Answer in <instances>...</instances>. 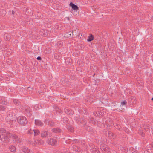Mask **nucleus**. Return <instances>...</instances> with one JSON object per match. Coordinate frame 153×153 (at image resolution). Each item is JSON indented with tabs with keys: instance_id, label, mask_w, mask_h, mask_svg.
Wrapping results in <instances>:
<instances>
[{
	"instance_id": "obj_3",
	"label": "nucleus",
	"mask_w": 153,
	"mask_h": 153,
	"mask_svg": "<svg viewBox=\"0 0 153 153\" xmlns=\"http://www.w3.org/2000/svg\"><path fill=\"white\" fill-rule=\"evenodd\" d=\"M17 121L19 124L22 126L26 125L27 122L26 118L23 116L18 117L17 118Z\"/></svg>"
},
{
	"instance_id": "obj_6",
	"label": "nucleus",
	"mask_w": 153,
	"mask_h": 153,
	"mask_svg": "<svg viewBox=\"0 0 153 153\" xmlns=\"http://www.w3.org/2000/svg\"><path fill=\"white\" fill-rule=\"evenodd\" d=\"M100 149L101 150L107 153H111V152L107 146L105 144H101L100 146Z\"/></svg>"
},
{
	"instance_id": "obj_17",
	"label": "nucleus",
	"mask_w": 153,
	"mask_h": 153,
	"mask_svg": "<svg viewBox=\"0 0 153 153\" xmlns=\"http://www.w3.org/2000/svg\"><path fill=\"white\" fill-rule=\"evenodd\" d=\"M63 123L65 124H67L68 122V118L66 117L63 118V120H62Z\"/></svg>"
},
{
	"instance_id": "obj_18",
	"label": "nucleus",
	"mask_w": 153,
	"mask_h": 153,
	"mask_svg": "<svg viewBox=\"0 0 153 153\" xmlns=\"http://www.w3.org/2000/svg\"><path fill=\"white\" fill-rule=\"evenodd\" d=\"M61 131V130L59 128H54L52 129V131L54 133H59Z\"/></svg>"
},
{
	"instance_id": "obj_38",
	"label": "nucleus",
	"mask_w": 153,
	"mask_h": 153,
	"mask_svg": "<svg viewBox=\"0 0 153 153\" xmlns=\"http://www.w3.org/2000/svg\"><path fill=\"white\" fill-rule=\"evenodd\" d=\"M41 141H42V144H43L44 143V142L42 140H41Z\"/></svg>"
},
{
	"instance_id": "obj_40",
	"label": "nucleus",
	"mask_w": 153,
	"mask_h": 153,
	"mask_svg": "<svg viewBox=\"0 0 153 153\" xmlns=\"http://www.w3.org/2000/svg\"><path fill=\"white\" fill-rule=\"evenodd\" d=\"M74 147H76V146H73V148H74Z\"/></svg>"
},
{
	"instance_id": "obj_12",
	"label": "nucleus",
	"mask_w": 153,
	"mask_h": 153,
	"mask_svg": "<svg viewBox=\"0 0 153 153\" xmlns=\"http://www.w3.org/2000/svg\"><path fill=\"white\" fill-rule=\"evenodd\" d=\"M33 88L30 87H28L25 89L24 90L25 93H27V94H30V91H32Z\"/></svg>"
},
{
	"instance_id": "obj_32",
	"label": "nucleus",
	"mask_w": 153,
	"mask_h": 153,
	"mask_svg": "<svg viewBox=\"0 0 153 153\" xmlns=\"http://www.w3.org/2000/svg\"><path fill=\"white\" fill-rule=\"evenodd\" d=\"M57 43L58 45H59V47L61 46L63 44V43L61 42H58Z\"/></svg>"
},
{
	"instance_id": "obj_15",
	"label": "nucleus",
	"mask_w": 153,
	"mask_h": 153,
	"mask_svg": "<svg viewBox=\"0 0 153 153\" xmlns=\"http://www.w3.org/2000/svg\"><path fill=\"white\" fill-rule=\"evenodd\" d=\"M28 108H29L28 107H26L25 108V110L26 111V114L30 116L31 115V113L30 112Z\"/></svg>"
},
{
	"instance_id": "obj_29",
	"label": "nucleus",
	"mask_w": 153,
	"mask_h": 153,
	"mask_svg": "<svg viewBox=\"0 0 153 153\" xmlns=\"http://www.w3.org/2000/svg\"><path fill=\"white\" fill-rule=\"evenodd\" d=\"M34 131L33 130H32L31 129H30L27 132V134H33V133Z\"/></svg>"
},
{
	"instance_id": "obj_35",
	"label": "nucleus",
	"mask_w": 153,
	"mask_h": 153,
	"mask_svg": "<svg viewBox=\"0 0 153 153\" xmlns=\"http://www.w3.org/2000/svg\"><path fill=\"white\" fill-rule=\"evenodd\" d=\"M39 106L38 105H36L34 106V108L36 110H38L39 109V108L38 107Z\"/></svg>"
},
{
	"instance_id": "obj_33",
	"label": "nucleus",
	"mask_w": 153,
	"mask_h": 153,
	"mask_svg": "<svg viewBox=\"0 0 153 153\" xmlns=\"http://www.w3.org/2000/svg\"><path fill=\"white\" fill-rule=\"evenodd\" d=\"M127 103V102L125 100L123 102H121V104L122 105H126Z\"/></svg>"
},
{
	"instance_id": "obj_19",
	"label": "nucleus",
	"mask_w": 153,
	"mask_h": 153,
	"mask_svg": "<svg viewBox=\"0 0 153 153\" xmlns=\"http://www.w3.org/2000/svg\"><path fill=\"white\" fill-rule=\"evenodd\" d=\"M114 126L117 129L120 131H121V128L120 127V126L117 124V123H114L113 124Z\"/></svg>"
},
{
	"instance_id": "obj_34",
	"label": "nucleus",
	"mask_w": 153,
	"mask_h": 153,
	"mask_svg": "<svg viewBox=\"0 0 153 153\" xmlns=\"http://www.w3.org/2000/svg\"><path fill=\"white\" fill-rule=\"evenodd\" d=\"M49 123L50 125L52 126H53L54 124V123L52 121H50V122H49Z\"/></svg>"
},
{
	"instance_id": "obj_39",
	"label": "nucleus",
	"mask_w": 153,
	"mask_h": 153,
	"mask_svg": "<svg viewBox=\"0 0 153 153\" xmlns=\"http://www.w3.org/2000/svg\"><path fill=\"white\" fill-rule=\"evenodd\" d=\"M151 100L153 101V97L151 99Z\"/></svg>"
},
{
	"instance_id": "obj_10",
	"label": "nucleus",
	"mask_w": 153,
	"mask_h": 153,
	"mask_svg": "<svg viewBox=\"0 0 153 153\" xmlns=\"http://www.w3.org/2000/svg\"><path fill=\"white\" fill-rule=\"evenodd\" d=\"M64 111L66 114L71 116L74 114V112L68 109V108H65L64 109Z\"/></svg>"
},
{
	"instance_id": "obj_7",
	"label": "nucleus",
	"mask_w": 153,
	"mask_h": 153,
	"mask_svg": "<svg viewBox=\"0 0 153 153\" xmlns=\"http://www.w3.org/2000/svg\"><path fill=\"white\" fill-rule=\"evenodd\" d=\"M48 143L52 146L56 145L57 144V141L55 138H52L50 139H48L47 140Z\"/></svg>"
},
{
	"instance_id": "obj_21",
	"label": "nucleus",
	"mask_w": 153,
	"mask_h": 153,
	"mask_svg": "<svg viewBox=\"0 0 153 153\" xmlns=\"http://www.w3.org/2000/svg\"><path fill=\"white\" fill-rule=\"evenodd\" d=\"M92 152L93 153H100V151L98 149L96 148H93Z\"/></svg>"
},
{
	"instance_id": "obj_27",
	"label": "nucleus",
	"mask_w": 153,
	"mask_h": 153,
	"mask_svg": "<svg viewBox=\"0 0 153 153\" xmlns=\"http://www.w3.org/2000/svg\"><path fill=\"white\" fill-rule=\"evenodd\" d=\"M13 102L16 105H19L20 104V102L16 99H14L13 100Z\"/></svg>"
},
{
	"instance_id": "obj_9",
	"label": "nucleus",
	"mask_w": 153,
	"mask_h": 153,
	"mask_svg": "<svg viewBox=\"0 0 153 153\" xmlns=\"http://www.w3.org/2000/svg\"><path fill=\"white\" fill-rule=\"evenodd\" d=\"M70 6L71 7L72 9L74 10L77 11L79 10L78 7L76 5L74 4L72 2H71L70 3Z\"/></svg>"
},
{
	"instance_id": "obj_42",
	"label": "nucleus",
	"mask_w": 153,
	"mask_h": 153,
	"mask_svg": "<svg viewBox=\"0 0 153 153\" xmlns=\"http://www.w3.org/2000/svg\"><path fill=\"white\" fill-rule=\"evenodd\" d=\"M1 42V41L0 40V42Z\"/></svg>"
},
{
	"instance_id": "obj_28",
	"label": "nucleus",
	"mask_w": 153,
	"mask_h": 153,
	"mask_svg": "<svg viewBox=\"0 0 153 153\" xmlns=\"http://www.w3.org/2000/svg\"><path fill=\"white\" fill-rule=\"evenodd\" d=\"M6 132V131L5 129L3 128H0V133H4Z\"/></svg>"
},
{
	"instance_id": "obj_31",
	"label": "nucleus",
	"mask_w": 153,
	"mask_h": 153,
	"mask_svg": "<svg viewBox=\"0 0 153 153\" xmlns=\"http://www.w3.org/2000/svg\"><path fill=\"white\" fill-rule=\"evenodd\" d=\"M4 98L3 97L1 99L2 100V102H1V100H0V103H2L3 104L6 105V104H7V103L5 101H3V99H4Z\"/></svg>"
},
{
	"instance_id": "obj_24",
	"label": "nucleus",
	"mask_w": 153,
	"mask_h": 153,
	"mask_svg": "<svg viewBox=\"0 0 153 153\" xmlns=\"http://www.w3.org/2000/svg\"><path fill=\"white\" fill-rule=\"evenodd\" d=\"M94 39V37L91 34L90 36L89 37L88 39H87V41L88 42H90L92 40H93Z\"/></svg>"
},
{
	"instance_id": "obj_8",
	"label": "nucleus",
	"mask_w": 153,
	"mask_h": 153,
	"mask_svg": "<svg viewBox=\"0 0 153 153\" xmlns=\"http://www.w3.org/2000/svg\"><path fill=\"white\" fill-rule=\"evenodd\" d=\"M22 151L24 153H33L32 150H30L29 149L26 147H23L22 149Z\"/></svg>"
},
{
	"instance_id": "obj_16",
	"label": "nucleus",
	"mask_w": 153,
	"mask_h": 153,
	"mask_svg": "<svg viewBox=\"0 0 153 153\" xmlns=\"http://www.w3.org/2000/svg\"><path fill=\"white\" fill-rule=\"evenodd\" d=\"M71 33H73V31H72V32L71 31H69L65 34L64 36L66 38L70 37H71Z\"/></svg>"
},
{
	"instance_id": "obj_41",
	"label": "nucleus",
	"mask_w": 153,
	"mask_h": 153,
	"mask_svg": "<svg viewBox=\"0 0 153 153\" xmlns=\"http://www.w3.org/2000/svg\"><path fill=\"white\" fill-rule=\"evenodd\" d=\"M12 13H13V11H12Z\"/></svg>"
},
{
	"instance_id": "obj_13",
	"label": "nucleus",
	"mask_w": 153,
	"mask_h": 153,
	"mask_svg": "<svg viewBox=\"0 0 153 153\" xmlns=\"http://www.w3.org/2000/svg\"><path fill=\"white\" fill-rule=\"evenodd\" d=\"M48 131H43L41 133V136L42 137H45L48 135Z\"/></svg>"
},
{
	"instance_id": "obj_2",
	"label": "nucleus",
	"mask_w": 153,
	"mask_h": 153,
	"mask_svg": "<svg viewBox=\"0 0 153 153\" xmlns=\"http://www.w3.org/2000/svg\"><path fill=\"white\" fill-rule=\"evenodd\" d=\"M100 108V111H95L93 113L94 115L98 117H101L105 115L106 111V109L102 108Z\"/></svg>"
},
{
	"instance_id": "obj_26",
	"label": "nucleus",
	"mask_w": 153,
	"mask_h": 153,
	"mask_svg": "<svg viewBox=\"0 0 153 153\" xmlns=\"http://www.w3.org/2000/svg\"><path fill=\"white\" fill-rule=\"evenodd\" d=\"M108 136L109 137L113 138H114L113 134L112 132L109 131L108 133Z\"/></svg>"
},
{
	"instance_id": "obj_4",
	"label": "nucleus",
	"mask_w": 153,
	"mask_h": 153,
	"mask_svg": "<svg viewBox=\"0 0 153 153\" xmlns=\"http://www.w3.org/2000/svg\"><path fill=\"white\" fill-rule=\"evenodd\" d=\"M7 136L10 138L13 139V141L18 143L20 142V141L18 137L14 134L7 133Z\"/></svg>"
},
{
	"instance_id": "obj_30",
	"label": "nucleus",
	"mask_w": 153,
	"mask_h": 153,
	"mask_svg": "<svg viewBox=\"0 0 153 153\" xmlns=\"http://www.w3.org/2000/svg\"><path fill=\"white\" fill-rule=\"evenodd\" d=\"M5 107L2 105H0V110L4 111L5 110Z\"/></svg>"
},
{
	"instance_id": "obj_5",
	"label": "nucleus",
	"mask_w": 153,
	"mask_h": 153,
	"mask_svg": "<svg viewBox=\"0 0 153 153\" xmlns=\"http://www.w3.org/2000/svg\"><path fill=\"white\" fill-rule=\"evenodd\" d=\"M8 136L7 135V134H2L0 135V140L1 142H8Z\"/></svg>"
},
{
	"instance_id": "obj_37",
	"label": "nucleus",
	"mask_w": 153,
	"mask_h": 153,
	"mask_svg": "<svg viewBox=\"0 0 153 153\" xmlns=\"http://www.w3.org/2000/svg\"><path fill=\"white\" fill-rule=\"evenodd\" d=\"M33 24V22L32 21L31 23H29V25H32Z\"/></svg>"
},
{
	"instance_id": "obj_22",
	"label": "nucleus",
	"mask_w": 153,
	"mask_h": 153,
	"mask_svg": "<svg viewBox=\"0 0 153 153\" xmlns=\"http://www.w3.org/2000/svg\"><path fill=\"white\" fill-rule=\"evenodd\" d=\"M33 131L34 136L39 135L40 133V131L38 130H33Z\"/></svg>"
},
{
	"instance_id": "obj_20",
	"label": "nucleus",
	"mask_w": 153,
	"mask_h": 153,
	"mask_svg": "<svg viewBox=\"0 0 153 153\" xmlns=\"http://www.w3.org/2000/svg\"><path fill=\"white\" fill-rule=\"evenodd\" d=\"M9 149L10 151L11 152H14L16 150L15 147L13 145L10 146Z\"/></svg>"
},
{
	"instance_id": "obj_23",
	"label": "nucleus",
	"mask_w": 153,
	"mask_h": 153,
	"mask_svg": "<svg viewBox=\"0 0 153 153\" xmlns=\"http://www.w3.org/2000/svg\"><path fill=\"white\" fill-rule=\"evenodd\" d=\"M4 38L6 40H9L10 39V37L9 35L5 34L4 35Z\"/></svg>"
},
{
	"instance_id": "obj_1",
	"label": "nucleus",
	"mask_w": 153,
	"mask_h": 153,
	"mask_svg": "<svg viewBox=\"0 0 153 153\" xmlns=\"http://www.w3.org/2000/svg\"><path fill=\"white\" fill-rule=\"evenodd\" d=\"M5 120L7 123L10 124L12 128L14 127L13 124L16 122V117L15 115H13L12 113H9L8 114Z\"/></svg>"
},
{
	"instance_id": "obj_36",
	"label": "nucleus",
	"mask_w": 153,
	"mask_h": 153,
	"mask_svg": "<svg viewBox=\"0 0 153 153\" xmlns=\"http://www.w3.org/2000/svg\"><path fill=\"white\" fill-rule=\"evenodd\" d=\"M37 59L38 60H40L41 59V58L40 56H38L37 57Z\"/></svg>"
},
{
	"instance_id": "obj_11",
	"label": "nucleus",
	"mask_w": 153,
	"mask_h": 153,
	"mask_svg": "<svg viewBox=\"0 0 153 153\" xmlns=\"http://www.w3.org/2000/svg\"><path fill=\"white\" fill-rule=\"evenodd\" d=\"M35 123L36 125L41 126H42L43 125V123L39 120H35Z\"/></svg>"
},
{
	"instance_id": "obj_14",
	"label": "nucleus",
	"mask_w": 153,
	"mask_h": 153,
	"mask_svg": "<svg viewBox=\"0 0 153 153\" xmlns=\"http://www.w3.org/2000/svg\"><path fill=\"white\" fill-rule=\"evenodd\" d=\"M94 99L91 97H89L86 99V101L88 102V104H90L92 103L94 101Z\"/></svg>"
},
{
	"instance_id": "obj_25",
	"label": "nucleus",
	"mask_w": 153,
	"mask_h": 153,
	"mask_svg": "<svg viewBox=\"0 0 153 153\" xmlns=\"http://www.w3.org/2000/svg\"><path fill=\"white\" fill-rule=\"evenodd\" d=\"M67 129L70 131L72 132L73 131V128L71 126H68Z\"/></svg>"
}]
</instances>
